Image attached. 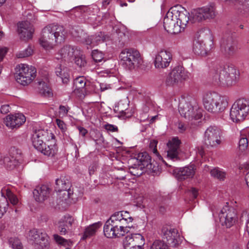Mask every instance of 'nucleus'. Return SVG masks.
Listing matches in <instances>:
<instances>
[{
	"instance_id": "obj_60",
	"label": "nucleus",
	"mask_w": 249,
	"mask_h": 249,
	"mask_svg": "<svg viewBox=\"0 0 249 249\" xmlns=\"http://www.w3.org/2000/svg\"><path fill=\"white\" fill-rule=\"evenodd\" d=\"M99 90H100L101 91H104L108 89V87H107V86L106 85H105L104 84H100L99 85Z\"/></svg>"
},
{
	"instance_id": "obj_34",
	"label": "nucleus",
	"mask_w": 249,
	"mask_h": 249,
	"mask_svg": "<svg viewBox=\"0 0 249 249\" xmlns=\"http://www.w3.org/2000/svg\"><path fill=\"white\" fill-rule=\"evenodd\" d=\"M101 226V222H98L88 227L85 229L82 239L85 240L94 235L97 229H98Z\"/></svg>"
},
{
	"instance_id": "obj_2",
	"label": "nucleus",
	"mask_w": 249,
	"mask_h": 249,
	"mask_svg": "<svg viewBox=\"0 0 249 249\" xmlns=\"http://www.w3.org/2000/svg\"><path fill=\"white\" fill-rule=\"evenodd\" d=\"M239 78V72L233 66H217L210 72L209 81L212 84L222 87L235 85Z\"/></svg>"
},
{
	"instance_id": "obj_36",
	"label": "nucleus",
	"mask_w": 249,
	"mask_h": 249,
	"mask_svg": "<svg viewBox=\"0 0 249 249\" xmlns=\"http://www.w3.org/2000/svg\"><path fill=\"white\" fill-rule=\"evenodd\" d=\"M210 173L213 177L219 180H224L226 178V172L218 168L211 170Z\"/></svg>"
},
{
	"instance_id": "obj_26",
	"label": "nucleus",
	"mask_w": 249,
	"mask_h": 249,
	"mask_svg": "<svg viewBox=\"0 0 249 249\" xmlns=\"http://www.w3.org/2000/svg\"><path fill=\"white\" fill-rule=\"evenodd\" d=\"M137 160L139 161V165L141 166V168H146L151 170L152 172H155L156 169L155 167L151 163V158L148 154L146 152L139 153L137 157Z\"/></svg>"
},
{
	"instance_id": "obj_39",
	"label": "nucleus",
	"mask_w": 249,
	"mask_h": 249,
	"mask_svg": "<svg viewBox=\"0 0 249 249\" xmlns=\"http://www.w3.org/2000/svg\"><path fill=\"white\" fill-rule=\"evenodd\" d=\"M74 84L77 89H82L87 87L88 85L87 80L84 76H81L75 78L74 80Z\"/></svg>"
},
{
	"instance_id": "obj_17",
	"label": "nucleus",
	"mask_w": 249,
	"mask_h": 249,
	"mask_svg": "<svg viewBox=\"0 0 249 249\" xmlns=\"http://www.w3.org/2000/svg\"><path fill=\"white\" fill-rule=\"evenodd\" d=\"M172 59L173 55L170 51L160 49L155 54L154 60V66L157 69H166L169 66Z\"/></svg>"
},
{
	"instance_id": "obj_45",
	"label": "nucleus",
	"mask_w": 249,
	"mask_h": 249,
	"mask_svg": "<svg viewBox=\"0 0 249 249\" xmlns=\"http://www.w3.org/2000/svg\"><path fill=\"white\" fill-rule=\"evenodd\" d=\"M130 235L133 236V238H135L134 242L135 244H137V243L140 241L139 245L143 246L144 245V237L141 234L135 233Z\"/></svg>"
},
{
	"instance_id": "obj_27",
	"label": "nucleus",
	"mask_w": 249,
	"mask_h": 249,
	"mask_svg": "<svg viewBox=\"0 0 249 249\" xmlns=\"http://www.w3.org/2000/svg\"><path fill=\"white\" fill-rule=\"evenodd\" d=\"M75 49L70 45H65L58 52L57 59H62L65 61H69L75 56Z\"/></svg>"
},
{
	"instance_id": "obj_54",
	"label": "nucleus",
	"mask_w": 249,
	"mask_h": 249,
	"mask_svg": "<svg viewBox=\"0 0 249 249\" xmlns=\"http://www.w3.org/2000/svg\"><path fill=\"white\" fill-rule=\"evenodd\" d=\"M123 104L121 102L118 103L117 111L125 115L126 110H127V108H125V107H123Z\"/></svg>"
},
{
	"instance_id": "obj_13",
	"label": "nucleus",
	"mask_w": 249,
	"mask_h": 249,
	"mask_svg": "<svg viewBox=\"0 0 249 249\" xmlns=\"http://www.w3.org/2000/svg\"><path fill=\"white\" fill-rule=\"evenodd\" d=\"M72 36L78 38V40L84 42L87 45L91 46H96L105 41L106 36L105 34L99 32L94 35L90 36H85V33L82 30L78 31V30L73 29L71 31Z\"/></svg>"
},
{
	"instance_id": "obj_43",
	"label": "nucleus",
	"mask_w": 249,
	"mask_h": 249,
	"mask_svg": "<svg viewBox=\"0 0 249 249\" xmlns=\"http://www.w3.org/2000/svg\"><path fill=\"white\" fill-rule=\"evenodd\" d=\"M249 143V139H246L245 137H240L239 142V150L242 152L245 151L247 149Z\"/></svg>"
},
{
	"instance_id": "obj_46",
	"label": "nucleus",
	"mask_w": 249,
	"mask_h": 249,
	"mask_svg": "<svg viewBox=\"0 0 249 249\" xmlns=\"http://www.w3.org/2000/svg\"><path fill=\"white\" fill-rule=\"evenodd\" d=\"M91 55L93 59L96 62L101 61L103 58V55L102 53L96 50L92 51Z\"/></svg>"
},
{
	"instance_id": "obj_15",
	"label": "nucleus",
	"mask_w": 249,
	"mask_h": 249,
	"mask_svg": "<svg viewBox=\"0 0 249 249\" xmlns=\"http://www.w3.org/2000/svg\"><path fill=\"white\" fill-rule=\"evenodd\" d=\"M237 42L234 35L231 33H226L220 42V50L227 56L233 55L237 50Z\"/></svg>"
},
{
	"instance_id": "obj_9",
	"label": "nucleus",
	"mask_w": 249,
	"mask_h": 249,
	"mask_svg": "<svg viewBox=\"0 0 249 249\" xmlns=\"http://www.w3.org/2000/svg\"><path fill=\"white\" fill-rule=\"evenodd\" d=\"M215 4L211 3L201 7L194 9L190 19L193 22L214 19L217 15Z\"/></svg>"
},
{
	"instance_id": "obj_50",
	"label": "nucleus",
	"mask_w": 249,
	"mask_h": 249,
	"mask_svg": "<svg viewBox=\"0 0 249 249\" xmlns=\"http://www.w3.org/2000/svg\"><path fill=\"white\" fill-rule=\"evenodd\" d=\"M56 123L58 127L61 130L62 132H64L66 130V125L63 121L56 119L55 120Z\"/></svg>"
},
{
	"instance_id": "obj_25",
	"label": "nucleus",
	"mask_w": 249,
	"mask_h": 249,
	"mask_svg": "<svg viewBox=\"0 0 249 249\" xmlns=\"http://www.w3.org/2000/svg\"><path fill=\"white\" fill-rule=\"evenodd\" d=\"M34 197L36 201L43 202L49 197L50 188L46 185L37 186L33 191Z\"/></svg>"
},
{
	"instance_id": "obj_23",
	"label": "nucleus",
	"mask_w": 249,
	"mask_h": 249,
	"mask_svg": "<svg viewBox=\"0 0 249 249\" xmlns=\"http://www.w3.org/2000/svg\"><path fill=\"white\" fill-rule=\"evenodd\" d=\"M26 118L21 113L10 114L6 116L4 123L5 125L11 129L18 128L25 122Z\"/></svg>"
},
{
	"instance_id": "obj_37",
	"label": "nucleus",
	"mask_w": 249,
	"mask_h": 249,
	"mask_svg": "<svg viewBox=\"0 0 249 249\" xmlns=\"http://www.w3.org/2000/svg\"><path fill=\"white\" fill-rule=\"evenodd\" d=\"M98 87H99V86H97L92 84H88L85 89V95H87L91 93L99 94V89Z\"/></svg>"
},
{
	"instance_id": "obj_47",
	"label": "nucleus",
	"mask_w": 249,
	"mask_h": 249,
	"mask_svg": "<svg viewBox=\"0 0 249 249\" xmlns=\"http://www.w3.org/2000/svg\"><path fill=\"white\" fill-rule=\"evenodd\" d=\"M158 143V142L156 140H152L151 141L150 143V147L151 148H153V152L154 153L156 156H157L160 160H163L162 157L159 154V153L158 152V150L157 149V144Z\"/></svg>"
},
{
	"instance_id": "obj_24",
	"label": "nucleus",
	"mask_w": 249,
	"mask_h": 249,
	"mask_svg": "<svg viewBox=\"0 0 249 249\" xmlns=\"http://www.w3.org/2000/svg\"><path fill=\"white\" fill-rule=\"evenodd\" d=\"M18 32L20 38L26 40L32 38L34 30L29 21H23L18 23Z\"/></svg>"
},
{
	"instance_id": "obj_41",
	"label": "nucleus",
	"mask_w": 249,
	"mask_h": 249,
	"mask_svg": "<svg viewBox=\"0 0 249 249\" xmlns=\"http://www.w3.org/2000/svg\"><path fill=\"white\" fill-rule=\"evenodd\" d=\"M168 245L164 241L155 240L151 247V249H167Z\"/></svg>"
},
{
	"instance_id": "obj_52",
	"label": "nucleus",
	"mask_w": 249,
	"mask_h": 249,
	"mask_svg": "<svg viewBox=\"0 0 249 249\" xmlns=\"http://www.w3.org/2000/svg\"><path fill=\"white\" fill-rule=\"evenodd\" d=\"M240 137H245L246 139H249V128L242 130L240 132Z\"/></svg>"
},
{
	"instance_id": "obj_5",
	"label": "nucleus",
	"mask_w": 249,
	"mask_h": 249,
	"mask_svg": "<svg viewBox=\"0 0 249 249\" xmlns=\"http://www.w3.org/2000/svg\"><path fill=\"white\" fill-rule=\"evenodd\" d=\"M202 101L205 109L215 114L224 111L228 105L226 97L214 91L205 92L203 95Z\"/></svg>"
},
{
	"instance_id": "obj_28",
	"label": "nucleus",
	"mask_w": 249,
	"mask_h": 249,
	"mask_svg": "<svg viewBox=\"0 0 249 249\" xmlns=\"http://www.w3.org/2000/svg\"><path fill=\"white\" fill-rule=\"evenodd\" d=\"M195 173V166L191 165L180 168L176 174V178L178 180L182 181L193 178Z\"/></svg>"
},
{
	"instance_id": "obj_48",
	"label": "nucleus",
	"mask_w": 249,
	"mask_h": 249,
	"mask_svg": "<svg viewBox=\"0 0 249 249\" xmlns=\"http://www.w3.org/2000/svg\"><path fill=\"white\" fill-rule=\"evenodd\" d=\"M75 63L78 67L82 68L85 67L87 62L84 57L79 56L75 57Z\"/></svg>"
},
{
	"instance_id": "obj_63",
	"label": "nucleus",
	"mask_w": 249,
	"mask_h": 249,
	"mask_svg": "<svg viewBox=\"0 0 249 249\" xmlns=\"http://www.w3.org/2000/svg\"><path fill=\"white\" fill-rule=\"evenodd\" d=\"M246 181L248 186L249 187V172L247 174L246 176Z\"/></svg>"
},
{
	"instance_id": "obj_31",
	"label": "nucleus",
	"mask_w": 249,
	"mask_h": 249,
	"mask_svg": "<svg viewBox=\"0 0 249 249\" xmlns=\"http://www.w3.org/2000/svg\"><path fill=\"white\" fill-rule=\"evenodd\" d=\"M74 222L73 218L70 215H65L58 222V229L61 234L65 235L70 230Z\"/></svg>"
},
{
	"instance_id": "obj_38",
	"label": "nucleus",
	"mask_w": 249,
	"mask_h": 249,
	"mask_svg": "<svg viewBox=\"0 0 249 249\" xmlns=\"http://www.w3.org/2000/svg\"><path fill=\"white\" fill-rule=\"evenodd\" d=\"M10 246L13 249H22L23 246L20 241L17 238L11 237L9 239Z\"/></svg>"
},
{
	"instance_id": "obj_57",
	"label": "nucleus",
	"mask_w": 249,
	"mask_h": 249,
	"mask_svg": "<svg viewBox=\"0 0 249 249\" xmlns=\"http://www.w3.org/2000/svg\"><path fill=\"white\" fill-rule=\"evenodd\" d=\"M7 52L6 48H0V62H1Z\"/></svg>"
},
{
	"instance_id": "obj_64",
	"label": "nucleus",
	"mask_w": 249,
	"mask_h": 249,
	"mask_svg": "<svg viewBox=\"0 0 249 249\" xmlns=\"http://www.w3.org/2000/svg\"><path fill=\"white\" fill-rule=\"evenodd\" d=\"M198 153L201 156H202L204 152L202 148H200V149L198 148Z\"/></svg>"
},
{
	"instance_id": "obj_20",
	"label": "nucleus",
	"mask_w": 249,
	"mask_h": 249,
	"mask_svg": "<svg viewBox=\"0 0 249 249\" xmlns=\"http://www.w3.org/2000/svg\"><path fill=\"white\" fill-rule=\"evenodd\" d=\"M185 79V75L182 68L178 66L175 67L168 74L165 83L166 86L173 87Z\"/></svg>"
},
{
	"instance_id": "obj_6",
	"label": "nucleus",
	"mask_w": 249,
	"mask_h": 249,
	"mask_svg": "<svg viewBox=\"0 0 249 249\" xmlns=\"http://www.w3.org/2000/svg\"><path fill=\"white\" fill-rule=\"evenodd\" d=\"M178 111L182 116L189 121L191 128H195L199 124V120L202 116V109L196 104L181 101L179 104Z\"/></svg>"
},
{
	"instance_id": "obj_19",
	"label": "nucleus",
	"mask_w": 249,
	"mask_h": 249,
	"mask_svg": "<svg viewBox=\"0 0 249 249\" xmlns=\"http://www.w3.org/2000/svg\"><path fill=\"white\" fill-rule=\"evenodd\" d=\"M162 238L166 240L167 245L175 247L179 244V235L177 229L165 226L161 229Z\"/></svg>"
},
{
	"instance_id": "obj_21",
	"label": "nucleus",
	"mask_w": 249,
	"mask_h": 249,
	"mask_svg": "<svg viewBox=\"0 0 249 249\" xmlns=\"http://www.w3.org/2000/svg\"><path fill=\"white\" fill-rule=\"evenodd\" d=\"M122 217L119 215V213L117 212L112 214L110 218L108 219L110 223L118 229L122 233H121L122 236H124L125 233L129 232V229L131 227V225H126V223L124 220H122Z\"/></svg>"
},
{
	"instance_id": "obj_40",
	"label": "nucleus",
	"mask_w": 249,
	"mask_h": 249,
	"mask_svg": "<svg viewBox=\"0 0 249 249\" xmlns=\"http://www.w3.org/2000/svg\"><path fill=\"white\" fill-rule=\"evenodd\" d=\"M117 213H119V215H121L123 218L122 220H124L126 225H130V223H131L133 220V218L131 217L129 213L127 211H120L117 212Z\"/></svg>"
},
{
	"instance_id": "obj_58",
	"label": "nucleus",
	"mask_w": 249,
	"mask_h": 249,
	"mask_svg": "<svg viewBox=\"0 0 249 249\" xmlns=\"http://www.w3.org/2000/svg\"><path fill=\"white\" fill-rule=\"evenodd\" d=\"M77 129L79 131L80 135H81L82 137H85L88 133L87 130L83 127L78 126H77Z\"/></svg>"
},
{
	"instance_id": "obj_35",
	"label": "nucleus",
	"mask_w": 249,
	"mask_h": 249,
	"mask_svg": "<svg viewBox=\"0 0 249 249\" xmlns=\"http://www.w3.org/2000/svg\"><path fill=\"white\" fill-rule=\"evenodd\" d=\"M38 85L39 92L42 96L47 97L52 96L51 90L46 83L42 81H38Z\"/></svg>"
},
{
	"instance_id": "obj_53",
	"label": "nucleus",
	"mask_w": 249,
	"mask_h": 249,
	"mask_svg": "<svg viewBox=\"0 0 249 249\" xmlns=\"http://www.w3.org/2000/svg\"><path fill=\"white\" fill-rule=\"evenodd\" d=\"M105 128L111 132H116L118 131V127L113 124H107L105 125Z\"/></svg>"
},
{
	"instance_id": "obj_14",
	"label": "nucleus",
	"mask_w": 249,
	"mask_h": 249,
	"mask_svg": "<svg viewBox=\"0 0 249 249\" xmlns=\"http://www.w3.org/2000/svg\"><path fill=\"white\" fill-rule=\"evenodd\" d=\"M220 222L222 226L231 228L237 220L236 210L232 207L225 206L219 214Z\"/></svg>"
},
{
	"instance_id": "obj_4",
	"label": "nucleus",
	"mask_w": 249,
	"mask_h": 249,
	"mask_svg": "<svg viewBox=\"0 0 249 249\" xmlns=\"http://www.w3.org/2000/svg\"><path fill=\"white\" fill-rule=\"evenodd\" d=\"M51 137L52 139L54 135L48 130L39 129L36 130L32 135V142L34 147L38 151H40L44 155L53 157L57 152V147L55 143L50 144L46 146L45 140H47Z\"/></svg>"
},
{
	"instance_id": "obj_1",
	"label": "nucleus",
	"mask_w": 249,
	"mask_h": 249,
	"mask_svg": "<svg viewBox=\"0 0 249 249\" xmlns=\"http://www.w3.org/2000/svg\"><path fill=\"white\" fill-rule=\"evenodd\" d=\"M190 19L189 13L181 5L171 7L163 19L164 29L170 34H178L184 31Z\"/></svg>"
},
{
	"instance_id": "obj_56",
	"label": "nucleus",
	"mask_w": 249,
	"mask_h": 249,
	"mask_svg": "<svg viewBox=\"0 0 249 249\" xmlns=\"http://www.w3.org/2000/svg\"><path fill=\"white\" fill-rule=\"evenodd\" d=\"M10 107L8 105H3L0 107V112L2 114H6L10 111Z\"/></svg>"
},
{
	"instance_id": "obj_12",
	"label": "nucleus",
	"mask_w": 249,
	"mask_h": 249,
	"mask_svg": "<svg viewBox=\"0 0 249 249\" xmlns=\"http://www.w3.org/2000/svg\"><path fill=\"white\" fill-rule=\"evenodd\" d=\"M222 133L217 126H210L205 131L203 143L208 147H217L222 142Z\"/></svg>"
},
{
	"instance_id": "obj_10",
	"label": "nucleus",
	"mask_w": 249,
	"mask_h": 249,
	"mask_svg": "<svg viewBox=\"0 0 249 249\" xmlns=\"http://www.w3.org/2000/svg\"><path fill=\"white\" fill-rule=\"evenodd\" d=\"M36 72V69L34 67L20 64L16 68L15 78L18 83L26 86L35 79Z\"/></svg>"
},
{
	"instance_id": "obj_16",
	"label": "nucleus",
	"mask_w": 249,
	"mask_h": 249,
	"mask_svg": "<svg viewBox=\"0 0 249 249\" xmlns=\"http://www.w3.org/2000/svg\"><path fill=\"white\" fill-rule=\"evenodd\" d=\"M1 197L0 198V218H1L7 211L9 203L8 201L13 205L18 202V199L8 188L2 189Z\"/></svg>"
},
{
	"instance_id": "obj_18",
	"label": "nucleus",
	"mask_w": 249,
	"mask_h": 249,
	"mask_svg": "<svg viewBox=\"0 0 249 249\" xmlns=\"http://www.w3.org/2000/svg\"><path fill=\"white\" fill-rule=\"evenodd\" d=\"M20 157L17 150L12 149L9 156L0 154V165H4L7 169L12 170L18 164Z\"/></svg>"
},
{
	"instance_id": "obj_33",
	"label": "nucleus",
	"mask_w": 249,
	"mask_h": 249,
	"mask_svg": "<svg viewBox=\"0 0 249 249\" xmlns=\"http://www.w3.org/2000/svg\"><path fill=\"white\" fill-rule=\"evenodd\" d=\"M55 72L57 76L60 77L64 84H67L69 82V73L66 67L59 65L55 68Z\"/></svg>"
},
{
	"instance_id": "obj_7",
	"label": "nucleus",
	"mask_w": 249,
	"mask_h": 249,
	"mask_svg": "<svg viewBox=\"0 0 249 249\" xmlns=\"http://www.w3.org/2000/svg\"><path fill=\"white\" fill-rule=\"evenodd\" d=\"M119 60L124 68L131 70L139 67L142 62L141 54L134 48H125L120 53Z\"/></svg>"
},
{
	"instance_id": "obj_62",
	"label": "nucleus",
	"mask_w": 249,
	"mask_h": 249,
	"mask_svg": "<svg viewBox=\"0 0 249 249\" xmlns=\"http://www.w3.org/2000/svg\"><path fill=\"white\" fill-rule=\"evenodd\" d=\"M111 0H102V3L103 6L106 7L110 2Z\"/></svg>"
},
{
	"instance_id": "obj_29",
	"label": "nucleus",
	"mask_w": 249,
	"mask_h": 249,
	"mask_svg": "<svg viewBox=\"0 0 249 249\" xmlns=\"http://www.w3.org/2000/svg\"><path fill=\"white\" fill-rule=\"evenodd\" d=\"M55 189L57 192L65 191L64 195H66L67 193L69 198H70L71 194H72V191L70 188L69 181L65 180L63 177H61L59 178H57L55 180Z\"/></svg>"
},
{
	"instance_id": "obj_32",
	"label": "nucleus",
	"mask_w": 249,
	"mask_h": 249,
	"mask_svg": "<svg viewBox=\"0 0 249 249\" xmlns=\"http://www.w3.org/2000/svg\"><path fill=\"white\" fill-rule=\"evenodd\" d=\"M104 233L107 238H114L122 236V233L118 229L114 227L111 223L108 220L106 221L104 227Z\"/></svg>"
},
{
	"instance_id": "obj_3",
	"label": "nucleus",
	"mask_w": 249,
	"mask_h": 249,
	"mask_svg": "<svg viewBox=\"0 0 249 249\" xmlns=\"http://www.w3.org/2000/svg\"><path fill=\"white\" fill-rule=\"evenodd\" d=\"M67 33L63 26L54 24H49L42 30L39 38L40 44L46 50L52 49L56 43H61L64 41Z\"/></svg>"
},
{
	"instance_id": "obj_11",
	"label": "nucleus",
	"mask_w": 249,
	"mask_h": 249,
	"mask_svg": "<svg viewBox=\"0 0 249 249\" xmlns=\"http://www.w3.org/2000/svg\"><path fill=\"white\" fill-rule=\"evenodd\" d=\"M28 239L36 249H48L50 247L49 237L42 230H31Z\"/></svg>"
},
{
	"instance_id": "obj_59",
	"label": "nucleus",
	"mask_w": 249,
	"mask_h": 249,
	"mask_svg": "<svg viewBox=\"0 0 249 249\" xmlns=\"http://www.w3.org/2000/svg\"><path fill=\"white\" fill-rule=\"evenodd\" d=\"M178 128L180 132H183L187 129V127L183 124L179 123L178 124Z\"/></svg>"
},
{
	"instance_id": "obj_49",
	"label": "nucleus",
	"mask_w": 249,
	"mask_h": 249,
	"mask_svg": "<svg viewBox=\"0 0 249 249\" xmlns=\"http://www.w3.org/2000/svg\"><path fill=\"white\" fill-rule=\"evenodd\" d=\"M53 238L55 242L59 244L65 245L67 240L57 234L53 235Z\"/></svg>"
},
{
	"instance_id": "obj_55",
	"label": "nucleus",
	"mask_w": 249,
	"mask_h": 249,
	"mask_svg": "<svg viewBox=\"0 0 249 249\" xmlns=\"http://www.w3.org/2000/svg\"><path fill=\"white\" fill-rule=\"evenodd\" d=\"M69 109L66 106L61 105L59 106V113L63 116L67 114Z\"/></svg>"
},
{
	"instance_id": "obj_42",
	"label": "nucleus",
	"mask_w": 249,
	"mask_h": 249,
	"mask_svg": "<svg viewBox=\"0 0 249 249\" xmlns=\"http://www.w3.org/2000/svg\"><path fill=\"white\" fill-rule=\"evenodd\" d=\"M134 239L131 235L126 236L123 241V245L124 249L130 248L133 245L136 244L134 242Z\"/></svg>"
},
{
	"instance_id": "obj_44",
	"label": "nucleus",
	"mask_w": 249,
	"mask_h": 249,
	"mask_svg": "<svg viewBox=\"0 0 249 249\" xmlns=\"http://www.w3.org/2000/svg\"><path fill=\"white\" fill-rule=\"evenodd\" d=\"M33 50L31 47H28L25 50L19 52L17 53V56L18 58H23L28 57L32 54Z\"/></svg>"
},
{
	"instance_id": "obj_22",
	"label": "nucleus",
	"mask_w": 249,
	"mask_h": 249,
	"mask_svg": "<svg viewBox=\"0 0 249 249\" xmlns=\"http://www.w3.org/2000/svg\"><path fill=\"white\" fill-rule=\"evenodd\" d=\"M180 141L178 138H174L167 143V158L173 161L179 160L178 154Z\"/></svg>"
},
{
	"instance_id": "obj_30",
	"label": "nucleus",
	"mask_w": 249,
	"mask_h": 249,
	"mask_svg": "<svg viewBox=\"0 0 249 249\" xmlns=\"http://www.w3.org/2000/svg\"><path fill=\"white\" fill-rule=\"evenodd\" d=\"M211 48V45L207 46L204 40L199 38H198L194 42L193 51L197 55H206Z\"/></svg>"
},
{
	"instance_id": "obj_8",
	"label": "nucleus",
	"mask_w": 249,
	"mask_h": 249,
	"mask_svg": "<svg viewBox=\"0 0 249 249\" xmlns=\"http://www.w3.org/2000/svg\"><path fill=\"white\" fill-rule=\"evenodd\" d=\"M230 115L234 122L244 121L249 116V100L244 98L237 99L231 108Z\"/></svg>"
},
{
	"instance_id": "obj_51",
	"label": "nucleus",
	"mask_w": 249,
	"mask_h": 249,
	"mask_svg": "<svg viewBox=\"0 0 249 249\" xmlns=\"http://www.w3.org/2000/svg\"><path fill=\"white\" fill-rule=\"evenodd\" d=\"M188 193L193 199L196 198L197 196L198 190L195 188H192L189 190Z\"/></svg>"
},
{
	"instance_id": "obj_61",
	"label": "nucleus",
	"mask_w": 249,
	"mask_h": 249,
	"mask_svg": "<svg viewBox=\"0 0 249 249\" xmlns=\"http://www.w3.org/2000/svg\"><path fill=\"white\" fill-rule=\"evenodd\" d=\"M142 247L143 246H142V245H138L137 244H135L133 245V246H131L130 248L126 249H143Z\"/></svg>"
}]
</instances>
